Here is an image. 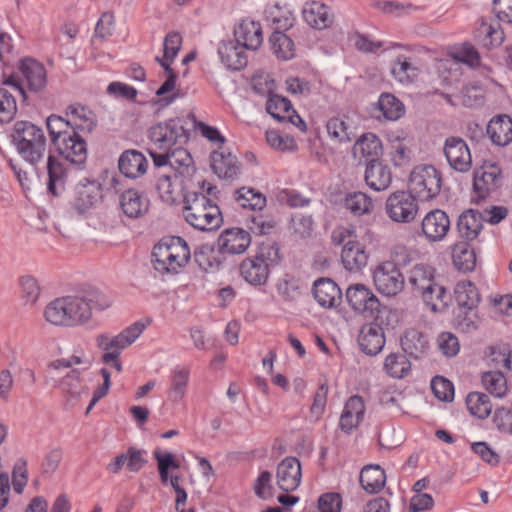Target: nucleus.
Listing matches in <instances>:
<instances>
[{
    "label": "nucleus",
    "mask_w": 512,
    "mask_h": 512,
    "mask_svg": "<svg viewBox=\"0 0 512 512\" xmlns=\"http://www.w3.org/2000/svg\"><path fill=\"white\" fill-rule=\"evenodd\" d=\"M182 214L190 226L200 231L216 230L223 222L219 207L204 193L197 191L185 193Z\"/></svg>",
    "instance_id": "1"
},
{
    "label": "nucleus",
    "mask_w": 512,
    "mask_h": 512,
    "mask_svg": "<svg viewBox=\"0 0 512 512\" xmlns=\"http://www.w3.org/2000/svg\"><path fill=\"white\" fill-rule=\"evenodd\" d=\"M280 261L277 243L266 240L257 246L255 254L243 259L239 265L240 276L252 286L267 283L271 268Z\"/></svg>",
    "instance_id": "2"
},
{
    "label": "nucleus",
    "mask_w": 512,
    "mask_h": 512,
    "mask_svg": "<svg viewBox=\"0 0 512 512\" xmlns=\"http://www.w3.org/2000/svg\"><path fill=\"white\" fill-rule=\"evenodd\" d=\"M12 143L23 160L35 166L43 162L47 140L43 130L29 121H18L11 134Z\"/></svg>",
    "instance_id": "3"
},
{
    "label": "nucleus",
    "mask_w": 512,
    "mask_h": 512,
    "mask_svg": "<svg viewBox=\"0 0 512 512\" xmlns=\"http://www.w3.org/2000/svg\"><path fill=\"white\" fill-rule=\"evenodd\" d=\"M146 325L141 322H135L122 330L117 335L109 333H100L95 337L96 347L103 352L101 361L103 364L114 368L117 372L122 371L120 362L121 351L132 345L143 333Z\"/></svg>",
    "instance_id": "4"
},
{
    "label": "nucleus",
    "mask_w": 512,
    "mask_h": 512,
    "mask_svg": "<svg viewBox=\"0 0 512 512\" xmlns=\"http://www.w3.org/2000/svg\"><path fill=\"white\" fill-rule=\"evenodd\" d=\"M154 268L161 274H176L190 259V250L181 237H171L154 246Z\"/></svg>",
    "instance_id": "5"
},
{
    "label": "nucleus",
    "mask_w": 512,
    "mask_h": 512,
    "mask_svg": "<svg viewBox=\"0 0 512 512\" xmlns=\"http://www.w3.org/2000/svg\"><path fill=\"white\" fill-rule=\"evenodd\" d=\"M66 296L76 327L87 324L94 311L111 306L110 299L94 287H86Z\"/></svg>",
    "instance_id": "6"
},
{
    "label": "nucleus",
    "mask_w": 512,
    "mask_h": 512,
    "mask_svg": "<svg viewBox=\"0 0 512 512\" xmlns=\"http://www.w3.org/2000/svg\"><path fill=\"white\" fill-rule=\"evenodd\" d=\"M442 177L432 165H418L410 173L409 191L422 201L435 198L441 190Z\"/></svg>",
    "instance_id": "7"
},
{
    "label": "nucleus",
    "mask_w": 512,
    "mask_h": 512,
    "mask_svg": "<svg viewBox=\"0 0 512 512\" xmlns=\"http://www.w3.org/2000/svg\"><path fill=\"white\" fill-rule=\"evenodd\" d=\"M416 196L410 191H397L386 200L385 211L388 217L397 223H410L418 214Z\"/></svg>",
    "instance_id": "8"
},
{
    "label": "nucleus",
    "mask_w": 512,
    "mask_h": 512,
    "mask_svg": "<svg viewBox=\"0 0 512 512\" xmlns=\"http://www.w3.org/2000/svg\"><path fill=\"white\" fill-rule=\"evenodd\" d=\"M186 138V131L179 118L160 122L149 129V139L158 150H171Z\"/></svg>",
    "instance_id": "9"
},
{
    "label": "nucleus",
    "mask_w": 512,
    "mask_h": 512,
    "mask_svg": "<svg viewBox=\"0 0 512 512\" xmlns=\"http://www.w3.org/2000/svg\"><path fill=\"white\" fill-rule=\"evenodd\" d=\"M373 282L379 293L391 297L403 290L405 280L394 263L382 262L373 272Z\"/></svg>",
    "instance_id": "10"
},
{
    "label": "nucleus",
    "mask_w": 512,
    "mask_h": 512,
    "mask_svg": "<svg viewBox=\"0 0 512 512\" xmlns=\"http://www.w3.org/2000/svg\"><path fill=\"white\" fill-rule=\"evenodd\" d=\"M346 299L350 307L365 317L375 318L379 312L380 302L378 298L363 284H355L348 287Z\"/></svg>",
    "instance_id": "11"
},
{
    "label": "nucleus",
    "mask_w": 512,
    "mask_h": 512,
    "mask_svg": "<svg viewBox=\"0 0 512 512\" xmlns=\"http://www.w3.org/2000/svg\"><path fill=\"white\" fill-rule=\"evenodd\" d=\"M444 154L452 169L466 173L472 167V156L467 143L460 137H449L444 144Z\"/></svg>",
    "instance_id": "12"
},
{
    "label": "nucleus",
    "mask_w": 512,
    "mask_h": 512,
    "mask_svg": "<svg viewBox=\"0 0 512 512\" xmlns=\"http://www.w3.org/2000/svg\"><path fill=\"white\" fill-rule=\"evenodd\" d=\"M421 231L428 242H440L450 231V219L443 210L429 211L422 219Z\"/></svg>",
    "instance_id": "13"
},
{
    "label": "nucleus",
    "mask_w": 512,
    "mask_h": 512,
    "mask_svg": "<svg viewBox=\"0 0 512 512\" xmlns=\"http://www.w3.org/2000/svg\"><path fill=\"white\" fill-rule=\"evenodd\" d=\"M264 84L265 88L262 87V82L260 80L254 79L253 89L259 94H267V112L278 121H285L288 114L292 113L291 109L293 107L290 101L284 97L272 93L274 88V81L265 80Z\"/></svg>",
    "instance_id": "14"
},
{
    "label": "nucleus",
    "mask_w": 512,
    "mask_h": 512,
    "mask_svg": "<svg viewBox=\"0 0 512 512\" xmlns=\"http://www.w3.org/2000/svg\"><path fill=\"white\" fill-rule=\"evenodd\" d=\"M62 161L74 166H81L87 159L86 141L77 133L72 134L56 145Z\"/></svg>",
    "instance_id": "15"
},
{
    "label": "nucleus",
    "mask_w": 512,
    "mask_h": 512,
    "mask_svg": "<svg viewBox=\"0 0 512 512\" xmlns=\"http://www.w3.org/2000/svg\"><path fill=\"white\" fill-rule=\"evenodd\" d=\"M47 189L54 196L62 195L69 181L71 168L66 162L49 155L47 160Z\"/></svg>",
    "instance_id": "16"
},
{
    "label": "nucleus",
    "mask_w": 512,
    "mask_h": 512,
    "mask_svg": "<svg viewBox=\"0 0 512 512\" xmlns=\"http://www.w3.org/2000/svg\"><path fill=\"white\" fill-rule=\"evenodd\" d=\"M501 183V169L496 164H485L475 171L473 187L480 198L497 190Z\"/></svg>",
    "instance_id": "17"
},
{
    "label": "nucleus",
    "mask_w": 512,
    "mask_h": 512,
    "mask_svg": "<svg viewBox=\"0 0 512 512\" xmlns=\"http://www.w3.org/2000/svg\"><path fill=\"white\" fill-rule=\"evenodd\" d=\"M278 487L290 492L297 489L301 483V464L296 457H286L277 466L276 471Z\"/></svg>",
    "instance_id": "18"
},
{
    "label": "nucleus",
    "mask_w": 512,
    "mask_h": 512,
    "mask_svg": "<svg viewBox=\"0 0 512 512\" xmlns=\"http://www.w3.org/2000/svg\"><path fill=\"white\" fill-rule=\"evenodd\" d=\"M251 244L249 232L241 228H230L222 231L218 238V247L222 254H242Z\"/></svg>",
    "instance_id": "19"
},
{
    "label": "nucleus",
    "mask_w": 512,
    "mask_h": 512,
    "mask_svg": "<svg viewBox=\"0 0 512 512\" xmlns=\"http://www.w3.org/2000/svg\"><path fill=\"white\" fill-rule=\"evenodd\" d=\"M313 296L323 308H336L342 303V292L330 278H319L313 284Z\"/></svg>",
    "instance_id": "20"
},
{
    "label": "nucleus",
    "mask_w": 512,
    "mask_h": 512,
    "mask_svg": "<svg viewBox=\"0 0 512 512\" xmlns=\"http://www.w3.org/2000/svg\"><path fill=\"white\" fill-rule=\"evenodd\" d=\"M303 20L314 29L323 30L332 26L334 15L324 3L311 1L304 4L302 9Z\"/></svg>",
    "instance_id": "21"
},
{
    "label": "nucleus",
    "mask_w": 512,
    "mask_h": 512,
    "mask_svg": "<svg viewBox=\"0 0 512 512\" xmlns=\"http://www.w3.org/2000/svg\"><path fill=\"white\" fill-rule=\"evenodd\" d=\"M101 198L102 192L99 184L87 181L76 186L72 206L79 214H84L93 208Z\"/></svg>",
    "instance_id": "22"
},
{
    "label": "nucleus",
    "mask_w": 512,
    "mask_h": 512,
    "mask_svg": "<svg viewBox=\"0 0 512 512\" xmlns=\"http://www.w3.org/2000/svg\"><path fill=\"white\" fill-rule=\"evenodd\" d=\"M119 205L125 216L137 219L148 212L149 199L136 189H128L119 196Z\"/></svg>",
    "instance_id": "23"
},
{
    "label": "nucleus",
    "mask_w": 512,
    "mask_h": 512,
    "mask_svg": "<svg viewBox=\"0 0 512 512\" xmlns=\"http://www.w3.org/2000/svg\"><path fill=\"white\" fill-rule=\"evenodd\" d=\"M43 316L51 325L60 327H76L67 296L58 297L49 302L44 309Z\"/></svg>",
    "instance_id": "24"
},
{
    "label": "nucleus",
    "mask_w": 512,
    "mask_h": 512,
    "mask_svg": "<svg viewBox=\"0 0 512 512\" xmlns=\"http://www.w3.org/2000/svg\"><path fill=\"white\" fill-rule=\"evenodd\" d=\"M66 117L70 124L72 132H87L94 130L97 124V118L92 110L81 104H71L67 107Z\"/></svg>",
    "instance_id": "25"
},
{
    "label": "nucleus",
    "mask_w": 512,
    "mask_h": 512,
    "mask_svg": "<svg viewBox=\"0 0 512 512\" xmlns=\"http://www.w3.org/2000/svg\"><path fill=\"white\" fill-rule=\"evenodd\" d=\"M358 344L365 354L377 355L385 345L382 327L376 323L363 325L358 336Z\"/></svg>",
    "instance_id": "26"
},
{
    "label": "nucleus",
    "mask_w": 512,
    "mask_h": 512,
    "mask_svg": "<svg viewBox=\"0 0 512 512\" xmlns=\"http://www.w3.org/2000/svg\"><path fill=\"white\" fill-rule=\"evenodd\" d=\"M247 50L236 40L222 41L218 47L221 62L230 70H241L247 65Z\"/></svg>",
    "instance_id": "27"
},
{
    "label": "nucleus",
    "mask_w": 512,
    "mask_h": 512,
    "mask_svg": "<svg viewBox=\"0 0 512 512\" xmlns=\"http://www.w3.org/2000/svg\"><path fill=\"white\" fill-rule=\"evenodd\" d=\"M234 37L247 50H257L263 42L261 25L253 20H242L234 28Z\"/></svg>",
    "instance_id": "28"
},
{
    "label": "nucleus",
    "mask_w": 512,
    "mask_h": 512,
    "mask_svg": "<svg viewBox=\"0 0 512 512\" xmlns=\"http://www.w3.org/2000/svg\"><path fill=\"white\" fill-rule=\"evenodd\" d=\"M401 346L407 355L420 359L428 354L430 340L426 333L417 329H409L401 338Z\"/></svg>",
    "instance_id": "29"
},
{
    "label": "nucleus",
    "mask_w": 512,
    "mask_h": 512,
    "mask_svg": "<svg viewBox=\"0 0 512 512\" xmlns=\"http://www.w3.org/2000/svg\"><path fill=\"white\" fill-rule=\"evenodd\" d=\"M435 282V269L431 266L417 264L410 271L408 283L422 298H430L431 285Z\"/></svg>",
    "instance_id": "30"
},
{
    "label": "nucleus",
    "mask_w": 512,
    "mask_h": 512,
    "mask_svg": "<svg viewBox=\"0 0 512 512\" xmlns=\"http://www.w3.org/2000/svg\"><path fill=\"white\" fill-rule=\"evenodd\" d=\"M365 413V404L362 397L358 395L351 396L343 409L340 417L339 426L342 431L350 432L357 428L363 421Z\"/></svg>",
    "instance_id": "31"
},
{
    "label": "nucleus",
    "mask_w": 512,
    "mask_h": 512,
    "mask_svg": "<svg viewBox=\"0 0 512 512\" xmlns=\"http://www.w3.org/2000/svg\"><path fill=\"white\" fill-rule=\"evenodd\" d=\"M118 167L124 176L135 179L146 173L148 161L141 152L127 150L121 154Z\"/></svg>",
    "instance_id": "32"
},
{
    "label": "nucleus",
    "mask_w": 512,
    "mask_h": 512,
    "mask_svg": "<svg viewBox=\"0 0 512 512\" xmlns=\"http://www.w3.org/2000/svg\"><path fill=\"white\" fill-rule=\"evenodd\" d=\"M365 181L375 191L386 190L392 182V173L388 166L371 159L365 170Z\"/></svg>",
    "instance_id": "33"
},
{
    "label": "nucleus",
    "mask_w": 512,
    "mask_h": 512,
    "mask_svg": "<svg viewBox=\"0 0 512 512\" xmlns=\"http://www.w3.org/2000/svg\"><path fill=\"white\" fill-rule=\"evenodd\" d=\"M341 261L351 272L361 271L368 263V254L357 240L349 241L342 249Z\"/></svg>",
    "instance_id": "34"
},
{
    "label": "nucleus",
    "mask_w": 512,
    "mask_h": 512,
    "mask_svg": "<svg viewBox=\"0 0 512 512\" xmlns=\"http://www.w3.org/2000/svg\"><path fill=\"white\" fill-rule=\"evenodd\" d=\"M190 379V368L176 366L170 375V386L167 390V398L173 404H178L186 396Z\"/></svg>",
    "instance_id": "35"
},
{
    "label": "nucleus",
    "mask_w": 512,
    "mask_h": 512,
    "mask_svg": "<svg viewBox=\"0 0 512 512\" xmlns=\"http://www.w3.org/2000/svg\"><path fill=\"white\" fill-rule=\"evenodd\" d=\"M484 216L476 210L464 211L458 219L457 229L459 235L465 241H473L483 228Z\"/></svg>",
    "instance_id": "36"
},
{
    "label": "nucleus",
    "mask_w": 512,
    "mask_h": 512,
    "mask_svg": "<svg viewBox=\"0 0 512 512\" xmlns=\"http://www.w3.org/2000/svg\"><path fill=\"white\" fill-rule=\"evenodd\" d=\"M19 69L31 91L38 92L46 86V70L41 63L27 58L20 62Z\"/></svg>",
    "instance_id": "37"
},
{
    "label": "nucleus",
    "mask_w": 512,
    "mask_h": 512,
    "mask_svg": "<svg viewBox=\"0 0 512 512\" xmlns=\"http://www.w3.org/2000/svg\"><path fill=\"white\" fill-rule=\"evenodd\" d=\"M194 261L204 272H216L223 264L224 256L220 248L215 249L210 244H203L194 251Z\"/></svg>",
    "instance_id": "38"
},
{
    "label": "nucleus",
    "mask_w": 512,
    "mask_h": 512,
    "mask_svg": "<svg viewBox=\"0 0 512 512\" xmlns=\"http://www.w3.org/2000/svg\"><path fill=\"white\" fill-rule=\"evenodd\" d=\"M211 160V167L219 178L235 179L240 174V163L231 153L214 152Z\"/></svg>",
    "instance_id": "39"
},
{
    "label": "nucleus",
    "mask_w": 512,
    "mask_h": 512,
    "mask_svg": "<svg viewBox=\"0 0 512 512\" xmlns=\"http://www.w3.org/2000/svg\"><path fill=\"white\" fill-rule=\"evenodd\" d=\"M487 134L494 144L508 145L512 141V119L507 115L493 118L487 126Z\"/></svg>",
    "instance_id": "40"
},
{
    "label": "nucleus",
    "mask_w": 512,
    "mask_h": 512,
    "mask_svg": "<svg viewBox=\"0 0 512 512\" xmlns=\"http://www.w3.org/2000/svg\"><path fill=\"white\" fill-rule=\"evenodd\" d=\"M385 483L386 474L379 465H366L360 472V484L368 493L380 492Z\"/></svg>",
    "instance_id": "41"
},
{
    "label": "nucleus",
    "mask_w": 512,
    "mask_h": 512,
    "mask_svg": "<svg viewBox=\"0 0 512 512\" xmlns=\"http://www.w3.org/2000/svg\"><path fill=\"white\" fill-rule=\"evenodd\" d=\"M452 261L455 268L462 272L473 271L476 266V255L468 241L454 244L452 249Z\"/></svg>",
    "instance_id": "42"
},
{
    "label": "nucleus",
    "mask_w": 512,
    "mask_h": 512,
    "mask_svg": "<svg viewBox=\"0 0 512 512\" xmlns=\"http://www.w3.org/2000/svg\"><path fill=\"white\" fill-rule=\"evenodd\" d=\"M326 130L331 139L340 143L350 142L355 136L352 123L345 115L330 118Z\"/></svg>",
    "instance_id": "43"
},
{
    "label": "nucleus",
    "mask_w": 512,
    "mask_h": 512,
    "mask_svg": "<svg viewBox=\"0 0 512 512\" xmlns=\"http://www.w3.org/2000/svg\"><path fill=\"white\" fill-rule=\"evenodd\" d=\"M382 151L381 140L373 133L363 134L353 146V154L360 158H377Z\"/></svg>",
    "instance_id": "44"
},
{
    "label": "nucleus",
    "mask_w": 512,
    "mask_h": 512,
    "mask_svg": "<svg viewBox=\"0 0 512 512\" xmlns=\"http://www.w3.org/2000/svg\"><path fill=\"white\" fill-rule=\"evenodd\" d=\"M455 297L459 307L467 310H474L480 302V295L477 288L469 281L457 283L455 287Z\"/></svg>",
    "instance_id": "45"
},
{
    "label": "nucleus",
    "mask_w": 512,
    "mask_h": 512,
    "mask_svg": "<svg viewBox=\"0 0 512 512\" xmlns=\"http://www.w3.org/2000/svg\"><path fill=\"white\" fill-rule=\"evenodd\" d=\"M390 143V156L395 166H404L409 163L411 158V151L406 138L398 135V133H392L389 136Z\"/></svg>",
    "instance_id": "46"
},
{
    "label": "nucleus",
    "mask_w": 512,
    "mask_h": 512,
    "mask_svg": "<svg viewBox=\"0 0 512 512\" xmlns=\"http://www.w3.org/2000/svg\"><path fill=\"white\" fill-rule=\"evenodd\" d=\"M273 53L278 59L289 60L294 57V42L281 31H274L269 38Z\"/></svg>",
    "instance_id": "47"
},
{
    "label": "nucleus",
    "mask_w": 512,
    "mask_h": 512,
    "mask_svg": "<svg viewBox=\"0 0 512 512\" xmlns=\"http://www.w3.org/2000/svg\"><path fill=\"white\" fill-rule=\"evenodd\" d=\"M482 384L496 398H503L508 392L507 380L502 371H487L483 373Z\"/></svg>",
    "instance_id": "48"
},
{
    "label": "nucleus",
    "mask_w": 512,
    "mask_h": 512,
    "mask_svg": "<svg viewBox=\"0 0 512 512\" xmlns=\"http://www.w3.org/2000/svg\"><path fill=\"white\" fill-rule=\"evenodd\" d=\"M466 405L470 413L480 419L487 418L493 409L489 396L481 392L469 393Z\"/></svg>",
    "instance_id": "49"
},
{
    "label": "nucleus",
    "mask_w": 512,
    "mask_h": 512,
    "mask_svg": "<svg viewBox=\"0 0 512 512\" xmlns=\"http://www.w3.org/2000/svg\"><path fill=\"white\" fill-rule=\"evenodd\" d=\"M418 68L406 57H398L392 64L391 73L400 83L413 82L418 76Z\"/></svg>",
    "instance_id": "50"
},
{
    "label": "nucleus",
    "mask_w": 512,
    "mask_h": 512,
    "mask_svg": "<svg viewBox=\"0 0 512 512\" xmlns=\"http://www.w3.org/2000/svg\"><path fill=\"white\" fill-rule=\"evenodd\" d=\"M47 130L51 142L56 146L61 140L65 139L72 134L70 124H68V117L63 118L58 115H50L46 120Z\"/></svg>",
    "instance_id": "51"
},
{
    "label": "nucleus",
    "mask_w": 512,
    "mask_h": 512,
    "mask_svg": "<svg viewBox=\"0 0 512 512\" xmlns=\"http://www.w3.org/2000/svg\"><path fill=\"white\" fill-rule=\"evenodd\" d=\"M384 369L391 377L400 379L409 373L411 364L405 355L391 353L385 359Z\"/></svg>",
    "instance_id": "52"
},
{
    "label": "nucleus",
    "mask_w": 512,
    "mask_h": 512,
    "mask_svg": "<svg viewBox=\"0 0 512 512\" xmlns=\"http://www.w3.org/2000/svg\"><path fill=\"white\" fill-rule=\"evenodd\" d=\"M177 176L176 174H167V173H159L157 174V182H156V190L160 196V198L168 204H172L176 200L177 196V188L176 183Z\"/></svg>",
    "instance_id": "53"
},
{
    "label": "nucleus",
    "mask_w": 512,
    "mask_h": 512,
    "mask_svg": "<svg viewBox=\"0 0 512 512\" xmlns=\"http://www.w3.org/2000/svg\"><path fill=\"white\" fill-rule=\"evenodd\" d=\"M378 106L383 116L388 120H398L405 112L402 102L389 93L380 96Z\"/></svg>",
    "instance_id": "54"
},
{
    "label": "nucleus",
    "mask_w": 512,
    "mask_h": 512,
    "mask_svg": "<svg viewBox=\"0 0 512 512\" xmlns=\"http://www.w3.org/2000/svg\"><path fill=\"white\" fill-rule=\"evenodd\" d=\"M235 199L243 208L261 210L266 204V198L252 188L242 187L235 192Z\"/></svg>",
    "instance_id": "55"
},
{
    "label": "nucleus",
    "mask_w": 512,
    "mask_h": 512,
    "mask_svg": "<svg viewBox=\"0 0 512 512\" xmlns=\"http://www.w3.org/2000/svg\"><path fill=\"white\" fill-rule=\"evenodd\" d=\"M345 207L354 215L360 216L371 211L373 202L366 194L355 192L346 197Z\"/></svg>",
    "instance_id": "56"
},
{
    "label": "nucleus",
    "mask_w": 512,
    "mask_h": 512,
    "mask_svg": "<svg viewBox=\"0 0 512 512\" xmlns=\"http://www.w3.org/2000/svg\"><path fill=\"white\" fill-rule=\"evenodd\" d=\"M60 389L69 395L71 399H79L81 394L85 392L86 388L80 383V371L77 369L71 370L59 382Z\"/></svg>",
    "instance_id": "57"
},
{
    "label": "nucleus",
    "mask_w": 512,
    "mask_h": 512,
    "mask_svg": "<svg viewBox=\"0 0 512 512\" xmlns=\"http://www.w3.org/2000/svg\"><path fill=\"white\" fill-rule=\"evenodd\" d=\"M431 288L433 290L431 289L429 292L430 298H422L424 303L434 312L443 311L449 299L446 289L437 282L433 283Z\"/></svg>",
    "instance_id": "58"
},
{
    "label": "nucleus",
    "mask_w": 512,
    "mask_h": 512,
    "mask_svg": "<svg viewBox=\"0 0 512 512\" xmlns=\"http://www.w3.org/2000/svg\"><path fill=\"white\" fill-rule=\"evenodd\" d=\"M169 161V167L179 174H189L190 169H192V158L188 151L183 148H172Z\"/></svg>",
    "instance_id": "59"
},
{
    "label": "nucleus",
    "mask_w": 512,
    "mask_h": 512,
    "mask_svg": "<svg viewBox=\"0 0 512 512\" xmlns=\"http://www.w3.org/2000/svg\"><path fill=\"white\" fill-rule=\"evenodd\" d=\"M17 112L15 97L6 89L0 88V122H10Z\"/></svg>",
    "instance_id": "60"
},
{
    "label": "nucleus",
    "mask_w": 512,
    "mask_h": 512,
    "mask_svg": "<svg viewBox=\"0 0 512 512\" xmlns=\"http://www.w3.org/2000/svg\"><path fill=\"white\" fill-rule=\"evenodd\" d=\"M431 389L434 395L441 401L450 402L454 398L452 382L442 376H436L432 379Z\"/></svg>",
    "instance_id": "61"
},
{
    "label": "nucleus",
    "mask_w": 512,
    "mask_h": 512,
    "mask_svg": "<svg viewBox=\"0 0 512 512\" xmlns=\"http://www.w3.org/2000/svg\"><path fill=\"white\" fill-rule=\"evenodd\" d=\"M182 37L178 32H170L164 39V54L162 62L170 64L181 49Z\"/></svg>",
    "instance_id": "62"
},
{
    "label": "nucleus",
    "mask_w": 512,
    "mask_h": 512,
    "mask_svg": "<svg viewBox=\"0 0 512 512\" xmlns=\"http://www.w3.org/2000/svg\"><path fill=\"white\" fill-rule=\"evenodd\" d=\"M490 361L497 371L505 370L512 373V351L508 348L493 349L490 355Z\"/></svg>",
    "instance_id": "63"
},
{
    "label": "nucleus",
    "mask_w": 512,
    "mask_h": 512,
    "mask_svg": "<svg viewBox=\"0 0 512 512\" xmlns=\"http://www.w3.org/2000/svg\"><path fill=\"white\" fill-rule=\"evenodd\" d=\"M342 498L335 492L325 493L318 499L317 508L314 512H340Z\"/></svg>",
    "instance_id": "64"
}]
</instances>
